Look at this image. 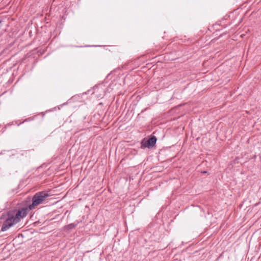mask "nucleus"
Wrapping results in <instances>:
<instances>
[{"instance_id": "f257e3e1", "label": "nucleus", "mask_w": 261, "mask_h": 261, "mask_svg": "<svg viewBox=\"0 0 261 261\" xmlns=\"http://www.w3.org/2000/svg\"><path fill=\"white\" fill-rule=\"evenodd\" d=\"M27 210L28 208H23L19 210L14 217H11L7 219L2 226V231H6L13 225L18 223L21 219L26 216Z\"/></svg>"}, {"instance_id": "f03ea898", "label": "nucleus", "mask_w": 261, "mask_h": 261, "mask_svg": "<svg viewBox=\"0 0 261 261\" xmlns=\"http://www.w3.org/2000/svg\"><path fill=\"white\" fill-rule=\"evenodd\" d=\"M50 195L46 192H40L36 193L32 198V203L29 205L28 209L33 210L42 203L45 199L49 197Z\"/></svg>"}, {"instance_id": "7ed1b4c3", "label": "nucleus", "mask_w": 261, "mask_h": 261, "mask_svg": "<svg viewBox=\"0 0 261 261\" xmlns=\"http://www.w3.org/2000/svg\"><path fill=\"white\" fill-rule=\"evenodd\" d=\"M156 142V139L155 137H152L149 138L145 142L142 143V145L144 147L149 148L150 147L153 146Z\"/></svg>"}, {"instance_id": "20e7f679", "label": "nucleus", "mask_w": 261, "mask_h": 261, "mask_svg": "<svg viewBox=\"0 0 261 261\" xmlns=\"http://www.w3.org/2000/svg\"><path fill=\"white\" fill-rule=\"evenodd\" d=\"M203 173H207V172L206 171H204Z\"/></svg>"}]
</instances>
